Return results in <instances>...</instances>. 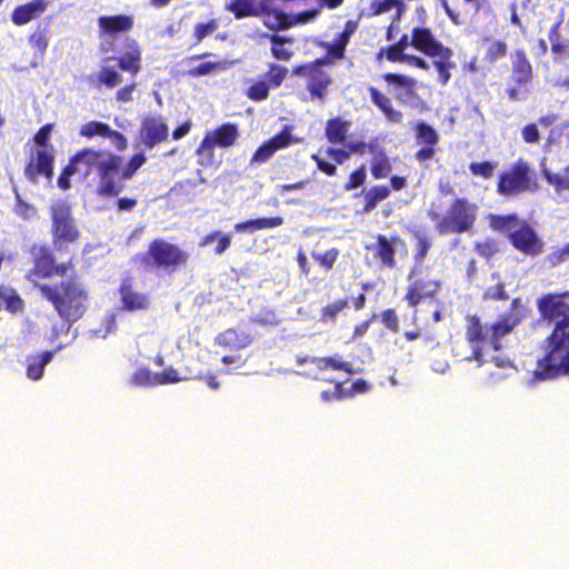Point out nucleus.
Returning <instances> with one entry per match:
<instances>
[{"label": "nucleus", "instance_id": "nucleus-60", "mask_svg": "<svg viewBox=\"0 0 569 569\" xmlns=\"http://www.w3.org/2000/svg\"><path fill=\"white\" fill-rule=\"evenodd\" d=\"M76 170H70V163L64 168L63 172L58 179V186L62 190H68L70 188V180L69 178L73 174H76Z\"/></svg>", "mask_w": 569, "mask_h": 569}, {"label": "nucleus", "instance_id": "nucleus-61", "mask_svg": "<svg viewBox=\"0 0 569 569\" xmlns=\"http://www.w3.org/2000/svg\"><path fill=\"white\" fill-rule=\"evenodd\" d=\"M522 138L526 142H536L539 138V132L536 124H528L522 130Z\"/></svg>", "mask_w": 569, "mask_h": 569}, {"label": "nucleus", "instance_id": "nucleus-15", "mask_svg": "<svg viewBox=\"0 0 569 569\" xmlns=\"http://www.w3.org/2000/svg\"><path fill=\"white\" fill-rule=\"evenodd\" d=\"M299 141L290 136V133L284 130L280 134L273 137L269 141L264 142L262 146L258 148L252 157V162L262 163L268 161L276 151L288 147L292 142Z\"/></svg>", "mask_w": 569, "mask_h": 569}, {"label": "nucleus", "instance_id": "nucleus-45", "mask_svg": "<svg viewBox=\"0 0 569 569\" xmlns=\"http://www.w3.org/2000/svg\"><path fill=\"white\" fill-rule=\"evenodd\" d=\"M146 162V157L142 153L134 154L131 160L128 163V167L122 171V173L119 172V177L121 180V184L123 186L122 181L126 179H130L133 173Z\"/></svg>", "mask_w": 569, "mask_h": 569}, {"label": "nucleus", "instance_id": "nucleus-47", "mask_svg": "<svg viewBox=\"0 0 569 569\" xmlns=\"http://www.w3.org/2000/svg\"><path fill=\"white\" fill-rule=\"evenodd\" d=\"M287 73L288 69L286 67L272 64L268 74V81L270 82L271 87H279L287 77Z\"/></svg>", "mask_w": 569, "mask_h": 569}, {"label": "nucleus", "instance_id": "nucleus-14", "mask_svg": "<svg viewBox=\"0 0 569 569\" xmlns=\"http://www.w3.org/2000/svg\"><path fill=\"white\" fill-rule=\"evenodd\" d=\"M67 269L68 267L66 264L54 267L52 257L46 250H41L40 254L36 258L33 270L28 274V279L37 283L39 279L47 278L53 272L64 276L67 273Z\"/></svg>", "mask_w": 569, "mask_h": 569}, {"label": "nucleus", "instance_id": "nucleus-38", "mask_svg": "<svg viewBox=\"0 0 569 569\" xmlns=\"http://www.w3.org/2000/svg\"><path fill=\"white\" fill-rule=\"evenodd\" d=\"M118 62L119 67L123 71H129L136 74L140 70V52L137 49H134L122 56L120 59H118Z\"/></svg>", "mask_w": 569, "mask_h": 569}, {"label": "nucleus", "instance_id": "nucleus-9", "mask_svg": "<svg viewBox=\"0 0 569 569\" xmlns=\"http://www.w3.org/2000/svg\"><path fill=\"white\" fill-rule=\"evenodd\" d=\"M411 44L431 58L452 56L451 50L438 42L428 29H415Z\"/></svg>", "mask_w": 569, "mask_h": 569}, {"label": "nucleus", "instance_id": "nucleus-52", "mask_svg": "<svg viewBox=\"0 0 569 569\" xmlns=\"http://www.w3.org/2000/svg\"><path fill=\"white\" fill-rule=\"evenodd\" d=\"M507 47L503 42L495 41L490 44L487 50V58L490 61H495L506 54Z\"/></svg>", "mask_w": 569, "mask_h": 569}, {"label": "nucleus", "instance_id": "nucleus-36", "mask_svg": "<svg viewBox=\"0 0 569 569\" xmlns=\"http://www.w3.org/2000/svg\"><path fill=\"white\" fill-rule=\"evenodd\" d=\"M348 307L347 299L337 300L330 305H327L321 309L320 320L322 322H333L337 316Z\"/></svg>", "mask_w": 569, "mask_h": 569}, {"label": "nucleus", "instance_id": "nucleus-43", "mask_svg": "<svg viewBox=\"0 0 569 569\" xmlns=\"http://www.w3.org/2000/svg\"><path fill=\"white\" fill-rule=\"evenodd\" d=\"M497 167H498L497 162L486 161V162H472L470 164L469 169L472 172V174L482 177L485 179H489L492 177Z\"/></svg>", "mask_w": 569, "mask_h": 569}, {"label": "nucleus", "instance_id": "nucleus-2", "mask_svg": "<svg viewBox=\"0 0 569 569\" xmlns=\"http://www.w3.org/2000/svg\"><path fill=\"white\" fill-rule=\"evenodd\" d=\"M121 159L114 154L93 149H83L79 151L70 161V170L84 177L93 170L99 173L97 193L100 197H114L122 191V184L119 177Z\"/></svg>", "mask_w": 569, "mask_h": 569}, {"label": "nucleus", "instance_id": "nucleus-56", "mask_svg": "<svg viewBox=\"0 0 569 569\" xmlns=\"http://www.w3.org/2000/svg\"><path fill=\"white\" fill-rule=\"evenodd\" d=\"M385 78L389 83H397L399 86H403L409 89L412 88L416 83V81L409 77L395 74V73H388V74H386Z\"/></svg>", "mask_w": 569, "mask_h": 569}, {"label": "nucleus", "instance_id": "nucleus-48", "mask_svg": "<svg viewBox=\"0 0 569 569\" xmlns=\"http://www.w3.org/2000/svg\"><path fill=\"white\" fill-rule=\"evenodd\" d=\"M272 54L278 60H289L292 56V52L283 47L284 40L279 37L272 38Z\"/></svg>", "mask_w": 569, "mask_h": 569}, {"label": "nucleus", "instance_id": "nucleus-51", "mask_svg": "<svg viewBox=\"0 0 569 569\" xmlns=\"http://www.w3.org/2000/svg\"><path fill=\"white\" fill-rule=\"evenodd\" d=\"M349 37H350V32L349 31H345L340 34L339 37V43L338 44H332L328 48V52L337 58V59H340L342 58L343 56V51H345V48L349 41Z\"/></svg>", "mask_w": 569, "mask_h": 569}, {"label": "nucleus", "instance_id": "nucleus-35", "mask_svg": "<svg viewBox=\"0 0 569 569\" xmlns=\"http://www.w3.org/2000/svg\"><path fill=\"white\" fill-rule=\"evenodd\" d=\"M33 160L38 166V169L43 172V176H46L48 179H51L53 172V154L47 150V148L39 149L37 151V157Z\"/></svg>", "mask_w": 569, "mask_h": 569}, {"label": "nucleus", "instance_id": "nucleus-58", "mask_svg": "<svg viewBox=\"0 0 569 569\" xmlns=\"http://www.w3.org/2000/svg\"><path fill=\"white\" fill-rule=\"evenodd\" d=\"M312 159L317 162L318 168L327 173L328 176H333L336 173V166L320 158L318 154H312Z\"/></svg>", "mask_w": 569, "mask_h": 569}, {"label": "nucleus", "instance_id": "nucleus-53", "mask_svg": "<svg viewBox=\"0 0 569 569\" xmlns=\"http://www.w3.org/2000/svg\"><path fill=\"white\" fill-rule=\"evenodd\" d=\"M339 251L337 249H330L323 254H313L315 259L318 260L327 269H331L335 261L337 260Z\"/></svg>", "mask_w": 569, "mask_h": 569}, {"label": "nucleus", "instance_id": "nucleus-28", "mask_svg": "<svg viewBox=\"0 0 569 569\" xmlns=\"http://www.w3.org/2000/svg\"><path fill=\"white\" fill-rule=\"evenodd\" d=\"M311 361L319 370H341L348 375L353 372L351 365L343 361L342 358L338 356L330 358H315Z\"/></svg>", "mask_w": 569, "mask_h": 569}, {"label": "nucleus", "instance_id": "nucleus-26", "mask_svg": "<svg viewBox=\"0 0 569 569\" xmlns=\"http://www.w3.org/2000/svg\"><path fill=\"white\" fill-rule=\"evenodd\" d=\"M513 77L518 83H527L531 79V66L523 52H516L512 57Z\"/></svg>", "mask_w": 569, "mask_h": 569}, {"label": "nucleus", "instance_id": "nucleus-27", "mask_svg": "<svg viewBox=\"0 0 569 569\" xmlns=\"http://www.w3.org/2000/svg\"><path fill=\"white\" fill-rule=\"evenodd\" d=\"M350 123L340 118L329 120L326 128V136L331 142H342L349 131Z\"/></svg>", "mask_w": 569, "mask_h": 569}, {"label": "nucleus", "instance_id": "nucleus-40", "mask_svg": "<svg viewBox=\"0 0 569 569\" xmlns=\"http://www.w3.org/2000/svg\"><path fill=\"white\" fill-rule=\"evenodd\" d=\"M451 56L447 58H435L433 66L438 72V79L441 84H447L451 74L450 70L455 68V63L450 60Z\"/></svg>", "mask_w": 569, "mask_h": 569}, {"label": "nucleus", "instance_id": "nucleus-8", "mask_svg": "<svg viewBox=\"0 0 569 569\" xmlns=\"http://www.w3.org/2000/svg\"><path fill=\"white\" fill-rule=\"evenodd\" d=\"M149 254L157 266L166 268L184 263L187 260L183 251L164 240L153 241L149 248Z\"/></svg>", "mask_w": 569, "mask_h": 569}, {"label": "nucleus", "instance_id": "nucleus-10", "mask_svg": "<svg viewBox=\"0 0 569 569\" xmlns=\"http://www.w3.org/2000/svg\"><path fill=\"white\" fill-rule=\"evenodd\" d=\"M168 134V126L161 117H148L143 120L140 129V139L148 148H153L166 140Z\"/></svg>", "mask_w": 569, "mask_h": 569}, {"label": "nucleus", "instance_id": "nucleus-12", "mask_svg": "<svg viewBox=\"0 0 569 569\" xmlns=\"http://www.w3.org/2000/svg\"><path fill=\"white\" fill-rule=\"evenodd\" d=\"M264 24L271 30L284 29L297 23H306L315 19L317 10L306 11L297 16H287L281 12H266Z\"/></svg>", "mask_w": 569, "mask_h": 569}, {"label": "nucleus", "instance_id": "nucleus-20", "mask_svg": "<svg viewBox=\"0 0 569 569\" xmlns=\"http://www.w3.org/2000/svg\"><path fill=\"white\" fill-rule=\"evenodd\" d=\"M122 308L128 311L146 310L149 307V298L131 289L130 286L123 283L120 288Z\"/></svg>", "mask_w": 569, "mask_h": 569}, {"label": "nucleus", "instance_id": "nucleus-21", "mask_svg": "<svg viewBox=\"0 0 569 569\" xmlns=\"http://www.w3.org/2000/svg\"><path fill=\"white\" fill-rule=\"evenodd\" d=\"M541 167H542L541 171H542L545 179L553 188L555 192L559 197H562L569 192V166L563 168L559 172H551L546 167L545 162L541 163Z\"/></svg>", "mask_w": 569, "mask_h": 569}, {"label": "nucleus", "instance_id": "nucleus-6", "mask_svg": "<svg viewBox=\"0 0 569 569\" xmlns=\"http://www.w3.org/2000/svg\"><path fill=\"white\" fill-rule=\"evenodd\" d=\"M239 138L238 128L234 124H222L221 127L212 130L203 138L198 153L206 156L208 160L213 159V149L216 147L229 148L232 147Z\"/></svg>", "mask_w": 569, "mask_h": 569}, {"label": "nucleus", "instance_id": "nucleus-5", "mask_svg": "<svg viewBox=\"0 0 569 569\" xmlns=\"http://www.w3.org/2000/svg\"><path fill=\"white\" fill-rule=\"evenodd\" d=\"M52 214V234L54 243L60 246V242L74 241L79 232L76 228L74 221L71 217L70 207L64 201H57L51 206Z\"/></svg>", "mask_w": 569, "mask_h": 569}, {"label": "nucleus", "instance_id": "nucleus-29", "mask_svg": "<svg viewBox=\"0 0 569 569\" xmlns=\"http://www.w3.org/2000/svg\"><path fill=\"white\" fill-rule=\"evenodd\" d=\"M351 389L352 391H347V388L341 385V383H336L335 387H333V391L330 392V391H323L321 393V398L327 401L331 398H342L345 396H352L355 393H361V392H365L368 387H367V383L362 380L360 381H357L355 383L351 385Z\"/></svg>", "mask_w": 569, "mask_h": 569}, {"label": "nucleus", "instance_id": "nucleus-24", "mask_svg": "<svg viewBox=\"0 0 569 569\" xmlns=\"http://www.w3.org/2000/svg\"><path fill=\"white\" fill-rule=\"evenodd\" d=\"M370 96L372 102L383 112L389 121L400 122L402 120L401 112L392 108L391 100L387 96L373 88L370 89Z\"/></svg>", "mask_w": 569, "mask_h": 569}, {"label": "nucleus", "instance_id": "nucleus-34", "mask_svg": "<svg viewBox=\"0 0 569 569\" xmlns=\"http://www.w3.org/2000/svg\"><path fill=\"white\" fill-rule=\"evenodd\" d=\"M373 14H382L396 11V18H399L402 11V3L400 0H376L371 3Z\"/></svg>", "mask_w": 569, "mask_h": 569}, {"label": "nucleus", "instance_id": "nucleus-33", "mask_svg": "<svg viewBox=\"0 0 569 569\" xmlns=\"http://www.w3.org/2000/svg\"><path fill=\"white\" fill-rule=\"evenodd\" d=\"M389 193H390L389 188H387L385 186H377V187H373L372 189H370L365 194V200H366L365 211L368 212V211L372 210L377 206L378 202L388 198Z\"/></svg>", "mask_w": 569, "mask_h": 569}, {"label": "nucleus", "instance_id": "nucleus-55", "mask_svg": "<svg viewBox=\"0 0 569 569\" xmlns=\"http://www.w3.org/2000/svg\"><path fill=\"white\" fill-rule=\"evenodd\" d=\"M366 180V170L365 168H360L355 171L349 179V182L346 184V189L351 190L360 187Z\"/></svg>", "mask_w": 569, "mask_h": 569}, {"label": "nucleus", "instance_id": "nucleus-42", "mask_svg": "<svg viewBox=\"0 0 569 569\" xmlns=\"http://www.w3.org/2000/svg\"><path fill=\"white\" fill-rule=\"evenodd\" d=\"M227 68V63L226 62H203L201 64H199L198 67L191 69L189 71V74L192 76V77H201V76H207V74H210V73H214V72H218V71H223L226 70Z\"/></svg>", "mask_w": 569, "mask_h": 569}, {"label": "nucleus", "instance_id": "nucleus-23", "mask_svg": "<svg viewBox=\"0 0 569 569\" xmlns=\"http://www.w3.org/2000/svg\"><path fill=\"white\" fill-rule=\"evenodd\" d=\"M370 151L372 153L371 160V173L376 179H383L389 176L391 172V162L389 157L376 147L370 146Z\"/></svg>", "mask_w": 569, "mask_h": 569}, {"label": "nucleus", "instance_id": "nucleus-4", "mask_svg": "<svg viewBox=\"0 0 569 569\" xmlns=\"http://www.w3.org/2000/svg\"><path fill=\"white\" fill-rule=\"evenodd\" d=\"M478 207L466 199H457L440 218L431 212L432 220L437 222V229L441 233H462L471 229L476 221Z\"/></svg>", "mask_w": 569, "mask_h": 569}, {"label": "nucleus", "instance_id": "nucleus-31", "mask_svg": "<svg viewBox=\"0 0 569 569\" xmlns=\"http://www.w3.org/2000/svg\"><path fill=\"white\" fill-rule=\"evenodd\" d=\"M0 299L4 303L6 309L12 313H17L23 310V301L10 287L0 288Z\"/></svg>", "mask_w": 569, "mask_h": 569}, {"label": "nucleus", "instance_id": "nucleus-63", "mask_svg": "<svg viewBox=\"0 0 569 569\" xmlns=\"http://www.w3.org/2000/svg\"><path fill=\"white\" fill-rule=\"evenodd\" d=\"M327 154L337 163H343L349 158V152L342 149L329 148Z\"/></svg>", "mask_w": 569, "mask_h": 569}, {"label": "nucleus", "instance_id": "nucleus-16", "mask_svg": "<svg viewBox=\"0 0 569 569\" xmlns=\"http://www.w3.org/2000/svg\"><path fill=\"white\" fill-rule=\"evenodd\" d=\"M98 26L103 36L112 37L118 32H124L133 27L130 16H102L98 19Z\"/></svg>", "mask_w": 569, "mask_h": 569}, {"label": "nucleus", "instance_id": "nucleus-49", "mask_svg": "<svg viewBox=\"0 0 569 569\" xmlns=\"http://www.w3.org/2000/svg\"><path fill=\"white\" fill-rule=\"evenodd\" d=\"M269 87L264 81L257 82L248 89V97L252 100H263L268 97Z\"/></svg>", "mask_w": 569, "mask_h": 569}, {"label": "nucleus", "instance_id": "nucleus-13", "mask_svg": "<svg viewBox=\"0 0 569 569\" xmlns=\"http://www.w3.org/2000/svg\"><path fill=\"white\" fill-rule=\"evenodd\" d=\"M270 0H232L226 4V10L233 13L237 19L249 16L264 14Z\"/></svg>", "mask_w": 569, "mask_h": 569}, {"label": "nucleus", "instance_id": "nucleus-62", "mask_svg": "<svg viewBox=\"0 0 569 569\" xmlns=\"http://www.w3.org/2000/svg\"><path fill=\"white\" fill-rule=\"evenodd\" d=\"M106 138H108L119 150H122L127 147V139L117 131H112L110 129V132L107 134Z\"/></svg>", "mask_w": 569, "mask_h": 569}, {"label": "nucleus", "instance_id": "nucleus-25", "mask_svg": "<svg viewBox=\"0 0 569 569\" xmlns=\"http://www.w3.org/2000/svg\"><path fill=\"white\" fill-rule=\"evenodd\" d=\"M57 352V350L52 351H46L42 352L39 356H31L28 358V368H27V375L32 380H38L42 376L43 368L46 365H48L51 359L53 358V355Z\"/></svg>", "mask_w": 569, "mask_h": 569}, {"label": "nucleus", "instance_id": "nucleus-39", "mask_svg": "<svg viewBox=\"0 0 569 569\" xmlns=\"http://www.w3.org/2000/svg\"><path fill=\"white\" fill-rule=\"evenodd\" d=\"M131 383L134 386L152 387L159 386L158 373H153L148 369H140L131 377Z\"/></svg>", "mask_w": 569, "mask_h": 569}, {"label": "nucleus", "instance_id": "nucleus-41", "mask_svg": "<svg viewBox=\"0 0 569 569\" xmlns=\"http://www.w3.org/2000/svg\"><path fill=\"white\" fill-rule=\"evenodd\" d=\"M110 132V127L102 122L91 121L83 124L80 129L82 137L92 138L94 136L107 137Z\"/></svg>", "mask_w": 569, "mask_h": 569}, {"label": "nucleus", "instance_id": "nucleus-1", "mask_svg": "<svg viewBox=\"0 0 569 569\" xmlns=\"http://www.w3.org/2000/svg\"><path fill=\"white\" fill-rule=\"evenodd\" d=\"M519 319L510 316L490 327L482 326L478 318H468L467 339L471 345L473 358L480 363H493L496 368L512 370L506 357L495 355L499 348V338L507 335Z\"/></svg>", "mask_w": 569, "mask_h": 569}, {"label": "nucleus", "instance_id": "nucleus-54", "mask_svg": "<svg viewBox=\"0 0 569 569\" xmlns=\"http://www.w3.org/2000/svg\"><path fill=\"white\" fill-rule=\"evenodd\" d=\"M159 385L173 383L184 380L186 377H180L178 371L173 368L166 369L162 373H158Z\"/></svg>", "mask_w": 569, "mask_h": 569}, {"label": "nucleus", "instance_id": "nucleus-59", "mask_svg": "<svg viewBox=\"0 0 569 569\" xmlns=\"http://www.w3.org/2000/svg\"><path fill=\"white\" fill-rule=\"evenodd\" d=\"M406 53L402 52V46L396 44L387 51V58L390 61H400L405 63Z\"/></svg>", "mask_w": 569, "mask_h": 569}, {"label": "nucleus", "instance_id": "nucleus-11", "mask_svg": "<svg viewBox=\"0 0 569 569\" xmlns=\"http://www.w3.org/2000/svg\"><path fill=\"white\" fill-rule=\"evenodd\" d=\"M510 240L515 248L526 254L535 256L542 249V243L535 231L523 222H520V226L511 232Z\"/></svg>", "mask_w": 569, "mask_h": 569}, {"label": "nucleus", "instance_id": "nucleus-7", "mask_svg": "<svg viewBox=\"0 0 569 569\" xmlns=\"http://www.w3.org/2000/svg\"><path fill=\"white\" fill-rule=\"evenodd\" d=\"M529 168L525 162L516 163L500 177L498 192L503 196H515L529 189Z\"/></svg>", "mask_w": 569, "mask_h": 569}, {"label": "nucleus", "instance_id": "nucleus-44", "mask_svg": "<svg viewBox=\"0 0 569 569\" xmlns=\"http://www.w3.org/2000/svg\"><path fill=\"white\" fill-rule=\"evenodd\" d=\"M437 288V283H431L430 288L427 291L421 292L419 284L415 283L407 293V300L410 303V306L415 307L418 305V302L423 296L432 295L433 292H436Z\"/></svg>", "mask_w": 569, "mask_h": 569}, {"label": "nucleus", "instance_id": "nucleus-22", "mask_svg": "<svg viewBox=\"0 0 569 569\" xmlns=\"http://www.w3.org/2000/svg\"><path fill=\"white\" fill-rule=\"evenodd\" d=\"M112 58H107L102 61V64L100 67V70L92 74V80L98 84H104L108 88H114L117 87L122 78L121 74L109 63L112 61Z\"/></svg>", "mask_w": 569, "mask_h": 569}, {"label": "nucleus", "instance_id": "nucleus-19", "mask_svg": "<svg viewBox=\"0 0 569 569\" xmlns=\"http://www.w3.org/2000/svg\"><path fill=\"white\" fill-rule=\"evenodd\" d=\"M405 247L403 242L398 238L388 240L385 236H379L377 243L372 247L375 254L379 257L383 264L393 267V254L398 249Z\"/></svg>", "mask_w": 569, "mask_h": 569}, {"label": "nucleus", "instance_id": "nucleus-17", "mask_svg": "<svg viewBox=\"0 0 569 569\" xmlns=\"http://www.w3.org/2000/svg\"><path fill=\"white\" fill-rule=\"evenodd\" d=\"M48 6V0H33L26 4L19 6L12 12V22L17 26H23L33 20L37 16L43 13Z\"/></svg>", "mask_w": 569, "mask_h": 569}, {"label": "nucleus", "instance_id": "nucleus-46", "mask_svg": "<svg viewBox=\"0 0 569 569\" xmlns=\"http://www.w3.org/2000/svg\"><path fill=\"white\" fill-rule=\"evenodd\" d=\"M251 221V232L257 230L277 228L283 223V219L281 217L258 218Z\"/></svg>", "mask_w": 569, "mask_h": 569}, {"label": "nucleus", "instance_id": "nucleus-50", "mask_svg": "<svg viewBox=\"0 0 569 569\" xmlns=\"http://www.w3.org/2000/svg\"><path fill=\"white\" fill-rule=\"evenodd\" d=\"M218 29L216 20H211L208 23H199L194 28V36L198 41H201L206 37L212 34Z\"/></svg>", "mask_w": 569, "mask_h": 569}, {"label": "nucleus", "instance_id": "nucleus-18", "mask_svg": "<svg viewBox=\"0 0 569 569\" xmlns=\"http://www.w3.org/2000/svg\"><path fill=\"white\" fill-rule=\"evenodd\" d=\"M252 342V338L244 331L237 329H228L216 337V343L220 347L231 350H239L248 347Z\"/></svg>", "mask_w": 569, "mask_h": 569}, {"label": "nucleus", "instance_id": "nucleus-37", "mask_svg": "<svg viewBox=\"0 0 569 569\" xmlns=\"http://www.w3.org/2000/svg\"><path fill=\"white\" fill-rule=\"evenodd\" d=\"M416 137L421 144L433 146L438 142L437 131L423 122L417 124Z\"/></svg>", "mask_w": 569, "mask_h": 569}, {"label": "nucleus", "instance_id": "nucleus-30", "mask_svg": "<svg viewBox=\"0 0 569 569\" xmlns=\"http://www.w3.org/2000/svg\"><path fill=\"white\" fill-rule=\"evenodd\" d=\"M331 83V78L322 71H317L309 83V90L312 97L322 100L326 97L327 88Z\"/></svg>", "mask_w": 569, "mask_h": 569}, {"label": "nucleus", "instance_id": "nucleus-57", "mask_svg": "<svg viewBox=\"0 0 569 569\" xmlns=\"http://www.w3.org/2000/svg\"><path fill=\"white\" fill-rule=\"evenodd\" d=\"M51 131V124H46L44 127H42L34 137L36 143L39 144L40 147H43L44 149Z\"/></svg>", "mask_w": 569, "mask_h": 569}, {"label": "nucleus", "instance_id": "nucleus-32", "mask_svg": "<svg viewBox=\"0 0 569 569\" xmlns=\"http://www.w3.org/2000/svg\"><path fill=\"white\" fill-rule=\"evenodd\" d=\"M520 222L516 216H491L490 226L498 231L506 232L511 236V232L520 226Z\"/></svg>", "mask_w": 569, "mask_h": 569}, {"label": "nucleus", "instance_id": "nucleus-64", "mask_svg": "<svg viewBox=\"0 0 569 569\" xmlns=\"http://www.w3.org/2000/svg\"><path fill=\"white\" fill-rule=\"evenodd\" d=\"M30 43L38 51L43 53L48 47V40L41 34H33L30 37Z\"/></svg>", "mask_w": 569, "mask_h": 569}, {"label": "nucleus", "instance_id": "nucleus-3", "mask_svg": "<svg viewBox=\"0 0 569 569\" xmlns=\"http://www.w3.org/2000/svg\"><path fill=\"white\" fill-rule=\"evenodd\" d=\"M42 296L51 301L59 316L66 321L60 328L54 327L52 339H58L61 333H68L71 323L79 320L87 310L88 293L83 286L76 281L62 282L58 288L40 286Z\"/></svg>", "mask_w": 569, "mask_h": 569}]
</instances>
